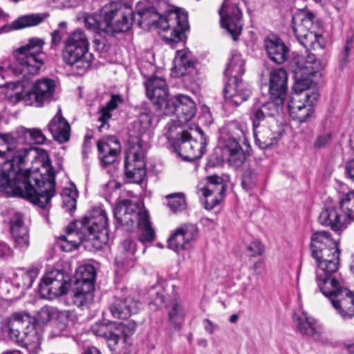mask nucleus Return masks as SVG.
<instances>
[{
  "label": "nucleus",
  "instance_id": "nucleus-1",
  "mask_svg": "<svg viewBox=\"0 0 354 354\" xmlns=\"http://www.w3.org/2000/svg\"><path fill=\"white\" fill-rule=\"evenodd\" d=\"M0 192L48 209L55 194V174L46 152L32 147L17 150L1 167Z\"/></svg>",
  "mask_w": 354,
  "mask_h": 354
},
{
  "label": "nucleus",
  "instance_id": "nucleus-2",
  "mask_svg": "<svg viewBox=\"0 0 354 354\" xmlns=\"http://www.w3.org/2000/svg\"><path fill=\"white\" fill-rule=\"evenodd\" d=\"M310 248L316 261L315 280L319 289L343 319L351 318L354 315V293L343 285L337 243L328 232L317 231L311 236Z\"/></svg>",
  "mask_w": 354,
  "mask_h": 354
},
{
  "label": "nucleus",
  "instance_id": "nucleus-3",
  "mask_svg": "<svg viewBox=\"0 0 354 354\" xmlns=\"http://www.w3.org/2000/svg\"><path fill=\"white\" fill-rule=\"evenodd\" d=\"M160 114L142 105L138 119L133 123L132 131L138 141L137 145L131 146L126 153L124 168L127 178L136 183H140L145 176V152L142 147L152 137Z\"/></svg>",
  "mask_w": 354,
  "mask_h": 354
},
{
  "label": "nucleus",
  "instance_id": "nucleus-4",
  "mask_svg": "<svg viewBox=\"0 0 354 354\" xmlns=\"http://www.w3.org/2000/svg\"><path fill=\"white\" fill-rule=\"evenodd\" d=\"M132 7L124 1H114L106 4L100 15H89L84 17L87 30L99 35L115 37L127 32L133 22Z\"/></svg>",
  "mask_w": 354,
  "mask_h": 354
},
{
  "label": "nucleus",
  "instance_id": "nucleus-5",
  "mask_svg": "<svg viewBox=\"0 0 354 354\" xmlns=\"http://www.w3.org/2000/svg\"><path fill=\"white\" fill-rule=\"evenodd\" d=\"M42 39L32 37L13 52L15 60L8 66V72L19 78L38 73L44 65L45 55Z\"/></svg>",
  "mask_w": 354,
  "mask_h": 354
},
{
  "label": "nucleus",
  "instance_id": "nucleus-6",
  "mask_svg": "<svg viewBox=\"0 0 354 354\" xmlns=\"http://www.w3.org/2000/svg\"><path fill=\"white\" fill-rule=\"evenodd\" d=\"M114 217L116 227L122 226L127 231H131L136 223V226L141 231L139 240L142 243L153 241L155 232L149 221V212L146 209L140 208L129 200H124L115 207Z\"/></svg>",
  "mask_w": 354,
  "mask_h": 354
},
{
  "label": "nucleus",
  "instance_id": "nucleus-7",
  "mask_svg": "<svg viewBox=\"0 0 354 354\" xmlns=\"http://www.w3.org/2000/svg\"><path fill=\"white\" fill-rule=\"evenodd\" d=\"M158 32L166 44L174 46L185 39L189 29L187 12L177 9L160 15L156 22Z\"/></svg>",
  "mask_w": 354,
  "mask_h": 354
},
{
  "label": "nucleus",
  "instance_id": "nucleus-8",
  "mask_svg": "<svg viewBox=\"0 0 354 354\" xmlns=\"http://www.w3.org/2000/svg\"><path fill=\"white\" fill-rule=\"evenodd\" d=\"M80 222L89 234L85 249L90 251L100 250L109 240L108 217L105 210L101 207H95Z\"/></svg>",
  "mask_w": 354,
  "mask_h": 354
},
{
  "label": "nucleus",
  "instance_id": "nucleus-9",
  "mask_svg": "<svg viewBox=\"0 0 354 354\" xmlns=\"http://www.w3.org/2000/svg\"><path fill=\"white\" fill-rule=\"evenodd\" d=\"M55 88L53 80L42 78L35 81L30 89L11 95L10 100L14 104L22 101L28 106L43 107L54 100Z\"/></svg>",
  "mask_w": 354,
  "mask_h": 354
},
{
  "label": "nucleus",
  "instance_id": "nucleus-10",
  "mask_svg": "<svg viewBox=\"0 0 354 354\" xmlns=\"http://www.w3.org/2000/svg\"><path fill=\"white\" fill-rule=\"evenodd\" d=\"M88 37L84 31L80 29L75 30L65 43L62 53L64 62L69 65L77 64V68H89L93 56L88 53Z\"/></svg>",
  "mask_w": 354,
  "mask_h": 354
},
{
  "label": "nucleus",
  "instance_id": "nucleus-11",
  "mask_svg": "<svg viewBox=\"0 0 354 354\" xmlns=\"http://www.w3.org/2000/svg\"><path fill=\"white\" fill-rule=\"evenodd\" d=\"M324 66L325 63L317 59L313 53H308L306 56L294 57L292 61V68L295 78L294 89L297 91L309 88L312 83L310 77L321 71Z\"/></svg>",
  "mask_w": 354,
  "mask_h": 354
},
{
  "label": "nucleus",
  "instance_id": "nucleus-12",
  "mask_svg": "<svg viewBox=\"0 0 354 354\" xmlns=\"http://www.w3.org/2000/svg\"><path fill=\"white\" fill-rule=\"evenodd\" d=\"M71 275L63 269L48 271L43 277L38 288L41 297L53 299L67 293L71 287Z\"/></svg>",
  "mask_w": 354,
  "mask_h": 354
},
{
  "label": "nucleus",
  "instance_id": "nucleus-13",
  "mask_svg": "<svg viewBox=\"0 0 354 354\" xmlns=\"http://www.w3.org/2000/svg\"><path fill=\"white\" fill-rule=\"evenodd\" d=\"M189 135L190 136H184L181 140L176 142L174 149L184 160L194 161L205 153L207 138L199 127L191 129Z\"/></svg>",
  "mask_w": 354,
  "mask_h": 354
},
{
  "label": "nucleus",
  "instance_id": "nucleus-14",
  "mask_svg": "<svg viewBox=\"0 0 354 354\" xmlns=\"http://www.w3.org/2000/svg\"><path fill=\"white\" fill-rule=\"evenodd\" d=\"M230 135L222 136V156L228 164L234 167H240L245 161V153L239 143L237 138L244 135L243 131L235 124H229L227 127Z\"/></svg>",
  "mask_w": 354,
  "mask_h": 354
},
{
  "label": "nucleus",
  "instance_id": "nucleus-15",
  "mask_svg": "<svg viewBox=\"0 0 354 354\" xmlns=\"http://www.w3.org/2000/svg\"><path fill=\"white\" fill-rule=\"evenodd\" d=\"M39 274L37 268L28 270L19 268L14 273L10 281L0 280V291L1 293L10 295L13 298L23 296L26 290L30 288Z\"/></svg>",
  "mask_w": 354,
  "mask_h": 354
},
{
  "label": "nucleus",
  "instance_id": "nucleus-16",
  "mask_svg": "<svg viewBox=\"0 0 354 354\" xmlns=\"http://www.w3.org/2000/svg\"><path fill=\"white\" fill-rule=\"evenodd\" d=\"M151 304L158 308L164 306L168 313L169 321L175 328L180 327L186 316V310L176 299L166 298L165 291L162 288L156 290L153 288L149 292Z\"/></svg>",
  "mask_w": 354,
  "mask_h": 354
},
{
  "label": "nucleus",
  "instance_id": "nucleus-17",
  "mask_svg": "<svg viewBox=\"0 0 354 354\" xmlns=\"http://www.w3.org/2000/svg\"><path fill=\"white\" fill-rule=\"evenodd\" d=\"M221 24L223 28L236 40L242 31V12L236 4H231L229 0H225L219 10Z\"/></svg>",
  "mask_w": 354,
  "mask_h": 354
},
{
  "label": "nucleus",
  "instance_id": "nucleus-18",
  "mask_svg": "<svg viewBox=\"0 0 354 354\" xmlns=\"http://www.w3.org/2000/svg\"><path fill=\"white\" fill-rule=\"evenodd\" d=\"M146 93L151 100L153 107L156 111L170 106V100H167L169 91L166 82L161 77H151L145 84Z\"/></svg>",
  "mask_w": 354,
  "mask_h": 354
},
{
  "label": "nucleus",
  "instance_id": "nucleus-19",
  "mask_svg": "<svg viewBox=\"0 0 354 354\" xmlns=\"http://www.w3.org/2000/svg\"><path fill=\"white\" fill-rule=\"evenodd\" d=\"M204 197L203 203L207 209H211L218 205L224 197L225 185L223 179L218 176H209L206 185L201 189Z\"/></svg>",
  "mask_w": 354,
  "mask_h": 354
},
{
  "label": "nucleus",
  "instance_id": "nucleus-20",
  "mask_svg": "<svg viewBox=\"0 0 354 354\" xmlns=\"http://www.w3.org/2000/svg\"><path fill=\"white\" fill-rule=\"evenodd\" d=\"M224 97L227 104L238 106L248 100L251 95V91L241 79L234 77L229 78L224 90Z\"/></svg>",
  "mask_w": 354,
  "mask_h": 354
},
{
  "label": "nucleus",
  "instance_id": "nucleus-21",
  "mask_svg": "<svg viewBox=\"0 0 354 354\" xmlns=\"http://www.w3.org/2000/svg\"><path fill=\"white\" fill-rule=\"evenodd\" d=\"M170 106L165 114L174 113L176 118L182 123H187L195 115L196 108V104L191 97L185 95H178L171 98Z\"/></svg>",
  "mask_w": 354,
  "mask_h": 354
},
{
  "label": "nucleus",
  "instance_id": "nucleus-22",
  "mask_svg": "<svg viewBox=\"0 0 354 354\" xmlns=\"http://www.w3.org/2000/svg\"><path fill=\"white\" fill-rule=\"evenodd\" d=\"M60 239L64 241L62 245V250L70 251L81 244L85 248L86 242L89 239V234L85 230L83 224L80 221H76L67 226L66 234L61 236Z\"/></svg>",
  "mask_w": 354,
  "mask_h": 354
},
{
  "label": "nucleus",
  "instance_id": "nucleus-23",
  "mask_svg": "<svg viewBox=\"0 0 354 354\" xmlns=\"http://www.w3.org/2000/svg\"><path fill=\"white\" fill-rule=\"evenodd\" d=\"M197 234V227L193 224H185L178 227L168 239V248L176 252L187 250Z\"/></svg>",
  "mask_w": 354,
  "mask_h": 354
},
{
  "label": "nucleus",
  "instance_id": "nucleus-24",
  "mask_svg": "<svg viewBox=\"0 0 354 354\" xmlns=\"http://www.w3.org/2000/svg\"><path fill=\"white\" fill-rule=\"evenodd\" d=\"M97 147L98 157L103 167L114 163L121 151L120 142L113 136L98 140Z\"/></svg>",
  "mask_w": 354,
  "mask_h": 354
},
{
  "label": "nucleus",
  "instance_id": "nucleus-25",
  "mask_svg": "<svg viewBox=\"0 0 354 354\" xmlns=\"http://www.w3.org/2000/svg\"><path fill=\"white\" fill-rule=\"evenodd\" d=\"M10 230L15 248L21 251L26 250L30 244L29 230L21 213L15 212L10 218Z\"/></svg>",
  "mask_w": 354,
  "mask_h": 354
},
{
  "label": "nucleus",
  "instance_id": "nucleus-26",
  "mask_svg": "<svg viewBox=\"0 0 354 354\" xmlns=\"http://www.w3.org/2000/svg\"><path fill=\"white\" fill-rule=\"evenodd\" d=\"M113 324H105L96 323L91 327V332L96 336L104 337L108 341V346L111 351L119 354H126L127 349L122 351L120 347L123 345L126 347V339L120 337L115 332L112 331Z\"/></svg>",
  "mask_w": 354,
  "mask_h": 354
},
{
  "label": "nucleus",
  "instance_id": "nucleus-27",
  "mask_svg": "<svg viewBox=\"0 0 354 354\" xmlns=\"http://www.w3.org/2000/svg\"><path fill=\"white\" fill-rule=\"evenodd\" d=\"M140 306V303L132 297L124 299L115 297L109 309L114 318L126 319L132 315L136 314Z\"/></svg>",
  "mask_w": 354,
  "mask_h": 354
},
{
  "label": "nucleus",
  "instance_id": "nucleus-28",
  "mask_svg": "<svg viewBox=\"0 0 354 354\" xmlns=\"http://www.w3.org/2000/svg\"><path fill=\"white\" fill-rule=\"evenodd\" d=\"M277 126L263 124L253 128L254 138L256 145L260 149H267L277 143L281 133Z\"/></svg>",
  "mask_w": 354,
  "mask_h": 354
},
{
  "label": "nucleus",
  "instance_id": "nucleus-29",
  "mask_svg": "<svg viewBox=\"0 0 354 354\" xmlns=\"http://www.w3.org/2000/svg\"><path fill=\"white\" fill-rule=\"evenodd\" d=\"M318 221L321 225L329 227L334 231L345 228L348 223L339 207L324 208L319 214Z\"/></svg>",
  "mask_w": 354,
  "mask_h": 354
},
{
  "label": "nucleus",
  "instance_id": "nucleus-30",
  "mask_svg": "<svg viewBox=\"0 0 354 354\" xmlns=\"http://www.w3.org/2000/svg\"><path fill=\"white\" fill-rule=\"evenodd\" d=\"M18 344L26 347L31 351H37L40 348L41 335L37 328L36 324H32L27 329L24 330L21 335L14 339Z\"/></svg>",
  "mask_w": 354,
  "mask_h": 354
},
{
  "label": "nucleus",
  "instance_id": "nucleus-31",
  "mask_svg": "<svg viewBox=\"0 0 354 354\" xmlns=\"http://www.w3.org/2000/svg\"><path fill=\"white\" fill-rule=\"evenodd\" d=\"M264 46L269 58L274 62L283 64L288 57V49L279 38H268L264 41Z\"/></svg>",
  "mask_w": 354,
  "mask_h": 354
},
{
  "label": "nucleus",
  "instance_id": "nucleus-32",
  "mask_svg": "<svg viewBox=\"0 0 354 354\" xmlns=\"http://www.w3.org/2000/svg\"><path fill=\"white\" fill-rule=\"evenodd\" d=\"M288 75L283 68L272 70L270 73L269 92L271 96L285 97L287 91Z\"/></svg>",
  "mask_w": 354,
  "mask_h": 354
},
{
  "label": "nucleus",
  "instance_id": "nucleus-33",
  "mask_svg": "<svg viewBox=\"0 0 354 354\" xmlns=\"http://www.w3.org/2000/svg\"><path fill=\"white\" fill-rule=\"evenodd\" d=\"M93 290L90 285H86V287L75 286L68 297V301L80 308H88L93 300Z\"/></svg>",
  "mask_w": 354,
  "mask_h": 354
},
{
  "label": "nucleus",
  "instance_id": "nucleus-34",
  "mask_svg": "<svg viewBox=\"0 0 354 354\" xmlns=\"http://www.w3.org/2000/svg\"><path fill=\"white\" fill-rule=\"evenodd\" d=\"M59 112L49 122L48 129L55 140L63 143L70 138V125Z\"/></svg>",
  "mask_w": 354,
  "mask_h": 354
},
{
  "label": "nucleus",
  "instance_id": "nucleus-35",
  "mask_svg": "<svg viewBox=\"0 0 354 354\" xmlns=\"http://www.w3.org/2000/svg\"><path fill=\"white\" fill-rule=\"evenodd\" d=\"M59 112L49 122L48 129L55 140L63 143L70 138V125Z\"/></svg>",
  "mask_w": 354,
  "mask_h": 354
},
{
  "label": "nucleus",
  "instance_id": "nucleus-36",
  "mask_svg": "<svg viewBox=\"0 0 354 354\" xmlns=\"http://www.w3.org/2000/svg\"><path fill=\"white\" fill-rule=\"evenodd\" d=\"M35 323L33 317L26 313H15L8 322L9 335L11 339L21 335V333Z\"/></svg>",
  "mask_w": 354,
  "mask_h": 354
},
{
  "label": "nucleus",
  "instance_id": "nucleus-37",
  "mask_svg": "<svg viewBox=\"0 0 354 354\" xmlns=\"http://www.w3.org/2000/svg\"><path fill=\"white\" fill-rule=\"evenodd\" d=\"M304 97L306 99V104L304 106L295 107V111L290 114L294 120L300 123L307 122L312 116L314 111L313 105L317 101L319 94L315 91L306 92Z\"/></svg>",
  "mask_w": 354,
  "mask_h": 354
},
{
  "label": "nucleus",
  "instance_id": "nucleus-38",
  "mask_svg": "<svg viewBox=\"0 0 354 354\" xmlns=\"http://www.w3.org/2000/svg\"><path fill=\"white\" fill-rule=\"evenodd\" d=\"M195 68V62L190 52L180 50L176 52L174 59V70L177 76H184L191 73Z\"/></svg>",
  "mask_w": 354,
  "mask_h": 354
},
{
  "label": "nucleus",
  "instance_id": "nucleus-39",
  "mask_svg": "<svg viewBox=\"0 0 354 354\" xmlns=\"http://www.w3.org/2000/svg\"><path fill=\"white\" fill-rule=\"evenodd\" d=\"M314 15L311 13L300 12L292 17V30L295 37L301 38L313 27Z\"/></svg>",
  "mask_w": 354,
  "mask_h": 354
},
{
  "label": "nucleus",
  "instance_id": "nucleus-40",
  "mask_svg": "<svg viewBox=\"0 0 354 354\" xmlns=\"http://www.w3.org/2000/svg\"><path fill=\"white\" fill-rule=\"evenodd\" d=\"M184 124L180 122L178 119L177 120H172L165 127L164 135L173 147H174L175 142L181 140L184 136H190L189 131L184 129Z\"/></svg>",
  "mask_w": 354,
  "mask_h": 354
},
{
  "label": "nucleus",
  "instance_id": "nucleus-41",
  "mask_svg": "<svg viewBox=\"0 0 354 354\" xmlns=\"http://www.w3.org/2000/svg\"><path fill=\"white\" fill-rule=\"evenodd\" d=\"M136 251L135 243L131 239L124 240L119 247V252L115 257V263L120 266H129L134 260Z\"/></svg>",
  "mask_w": 354,
  "mask_h": 354
},
{
  "label": "nucleus",
  "instance_id": "nucleus-42",
  "mask_svg": "<svg viewBox=\"0 0 354 354\" xmlns=\"http://www.w3.org/2000/svg\"><path fill=\"white\" fill-rule=\"evenodd\" d=\"M122 102V99L119 95H112L106 104L100 109V116L98 118V121L101 122V124L98 127L100 131H102L104 129H109V125L107 122L111 118V111L115 109Z\"/></svg>",
  "mask_w": 354,
  "mask_h": 354
},
{
  "label": "nucleus",
  "instance_id": "nucleus-43",
  "mask_svg": "<svg viewBox=\"0 0 354 354\" xmlns=\"http://www.w3.org/2000/svg\"><path fill=\"white\" fill-rule=\"evenodd\" d=\"M48 17L49 14L47 12L24 15L12 23L11 29L19 30L27 27L35 26L44 21Z\"/></svg>",
  "mask_w": 354,
  "mask_h": 354
},
{
  "label": "nucleus",
  "instance_id": "nucleus-44",
  "mask_svg": "<svg viewBox=\"0 0 354 354\" xmlns=\"http://www.w3.org/2000/svg\"><path fill=\"white\" fill-rule=\"evenodd\" d=\"M95 279V270L91 265H86L79 267L75 279V286L86 287L90 285L91 289H94V281Z\"/></svg>",
  "mask_w": 354,
  "mask_h": 354
},
{
  "label": "nucleus",
  "instance_id": "nucleus-45",
  "mask_svg": "<svg viewBox=\"0 0 354 354\" xmlns=\"http://www.w3.org/2000/svg\"><path fill=\"white\" fill-rule=\"evenodd\" d=\"M19 134L18 139L20 142L41 145L46 140L45 136L39 129L21 128Z\"/></svg>",
  "mask_w": 354,
  "mask_h": 354
},
{
  "label": "nucleus",
  "instance_id": "nucleus-46",
  "mask_svg": "<svg viewBox=\"0 0 354 354\" xmlns=\"http://www.w3.org/2000/svg\"><path fill=\"white\" fill-rule=\"evenodd\" d=\"M297 327L302 335L314 337L320 332V328L315 319L304 314V317H298Z\"/></svg>",
  "mask_w": 354,
  "mask_h": 354
},
{
  "label": "nucleus",
  "instance_id": "nucleus-47",
  "mask_svg": "<svg viewBox=\"0 0 354 354\" xmlns=\"http://www.w3.org/2000/svg\"><path fill=\"white\" fill-rule=\"evenodd\" d=\"M285 97L271 96L270 100L261 104L265 113L272 119L276 116H281L283 113V102Z\"/></svg>",
  "mask_w": 354,
  "mask_h": 354
},
{
  "label": "nucleus",
  "instance_id": "nucleus-48",
  "mask_svg": "<svg viewBox=\"0 0 354 354\" xmlns=\"http://www.w3.org/2000/svg\"><path fill=\"white\" fill-rule=\"evenodd\" d=\"M244 64V60L240 54L232 55L225 71V75L229 76V78L234 77L236 79H241L240 77L245 72Z\"/></svg>",
  "mask_w": 354,
  "mask_h": 354
},
{
  "label": "nucleus",
  "instance_id": "nucleus-49",
  "mask_svg": "<svg viewBox=\"0 0 354 354\" xmlns=\"http://www.w3.org/2000/svg\"><path fill=\"white\" fill-rule=\"evenodd\" d=\"M339 209L348 223L354 220V191L342 195L339 201Z\"/></svg>",
  "mask_w": 354,
  "mask_h": 354
},
{
  "label": "nucleus",
  "instance_id": "nucleus-50",
  "mask_svg": "<svg viewBox=\"0 0 354 354\" xmlns=\"http://www.w3.org/2000/svg\"><path fill=\"white\" fill-rule=\"evenodd\" d=\"M64 207L68 212H73L76 209L77 198L78 193L75 187H66L62 190Z\"/></svg>",
  "mask_w": 354,
  "mask_h": 354
},
{
  "label": "nucleus",
  "instance_id": "nucleus-51",
  "mask_svg": "<svg viewBox=\"0 0 354 354\" xmlns=\"http://www.w3.org/2000/svg\"><path fill=\"white\" fill-rule=\"evenodd\" d=\"M299 43L305 48H312L315 49L316 48L322 47V41L323 40L322 35L315 32L312 30L305 33L304 36H301V38H297Z\"/></svg>",
  "mask_w": 354,
  "mask_h": 354
},
{
  "label": "nucleus",
  "instance_id": "nucleus-52",
  "mask_svg": "<svg viewBox=\"0 0 354 354\" xmlns=\"http://www.w3.org/2000/svg\"><path fill=\"white\" fill-rule=\"evenodd\" d=\"M167 205L170 209L176 213L184 210L186 207L185 196L182 193H174L166 196Z\"/></svg>",
  "mask_w": 354,
  "mask_h": 354
},
{
  "label": "nucleus",
  "instance_id": "nucleus-53",
  "mask_svg": "<svg viewBox=\"0 0 354 354\" xmlns=\"http://www.w3.org/2000/svg\"><path fill=\"white\" fill-rule=\"evenodd\" d=\"M250 117L253 128L269 123V120H270V117L265 113V110L261 105L259 106H254L251 109Z\"/></svg>",
  "mask_w": 354,
  "mask_h": 354
},
{
  "label": "nucleus",
  "instance_id": "nucleus-54",
  "mask_svg": "<svg viewBox=\"0 0 354 354\" xmlns=\"http://www.w3.org/2000/svg\"><path fill=\"white\" fill-rule=\"evenodd\" d=\"M258 182V173L253 169H248L242 175V187L247 192L253 189Z\"/></svg>",
  "mask_w": 354,
  "mask_h": 354
},
{
  "label": "nucleus",
  "instance_id": "nucleus-55",
  "mask_svg": "<svg viewBox=\"0 0 354 354\" xmlns=\"http://www.w3.org/2000/svg\"><path fill=\"white\" fill-rule=\"evenodd\" d=\"M136 323L135 322H128L126 324L121 323L118 325L116 328L115 333H118L120 337H124L126 339V347L123 345L122 347H120L122 351H124L127 349L126 354L128 352V346L127 344V337L133 335L136 329Z\"/></svg>",
  "mask_w": 354,
  "mask_h": 354
},
{
  "label": "nucleus",
  "instance_id": "nucleus-56",
  "mask_svg": "<svg viewBox=\"0 0 354 354\" xmlns=\"http://www.w3.org/2000/svg\"><path fill=\"white\" fill-rule=\"evenodd\" d=\"M307 88H305L302 90L298 89L297 91H295L294 89V86L292 87L295 94L291 97L288 103V108L290 114L292 113V111H295V107L304 106L306 104V99L304 97V93L307 92L306 91Z\"/></svg>",
  "mask_w": 354,
  "mask_h": 354
},
{
  "label": "nucleus",
  "instance_id": "nucleus-57",
  "mask_svg": "<svg viewBox=\"0 0 354 354\" xmlns=\"http://www.w3.org/2000/svg\"><path fill=\"white\" fill-rule=\"evenodd\" d=\"M19 140H17L10 134L0 135V151L1 153L6 155L8 152L15 149L17 147Z\"/></svg>",
  "mask_w": 354,
  "mask_h": 354
},
{
  "label": "nucleus",
  "instance_id": "nucleus-58",
  "mask_svg": "<svg viewBox=\"0 0 354 354\" xmlns=\"http://www.w3.org/2000/svg\"><path fill=\"white\" fill-rule=\"evenodd\" d=\"M52 316V309L48 306H44L38 312L37 320L42 324H45L51 319Z\"/></svg>",
  "mask_w": 354,
  "mask_h": 354
},
{
  "label": "nucleus",
  "instance_id": "nucleus-59",
  "mask_svg": "<svg viewBox=\"0 0 354 354\" xmlns=\"http://www.w3.org/2000/svg\"><path fill=\"white\" fill-rule=\"evenodd\" d=\"M263 250V245L259 241H253L248 246V251L250 252L251 257L261 255Z\"/></svg>",
  "mask_w": 354,
  "mask_h": 354
},
{
  "label": "nucleus",
  "instance_id": "nucleus-60",
  "mask_svg": "<svg viewBox=\"0 0 354 354\" xmlns=\"http://www.w3.org/2000/svg\"><path fill=\"white\" fill-rule=\"evenodd\" d=\"M331 134L327 133L318 136L314 142L315 147L323 148L325 147L330 141Z\"/></svg>",
  "mask_w": 354,
  "mask_h": 354
},
{
  "label": "nucleus",
  "instance_id": "nucleus-61",
  "mask_svg": "<svg viewBox=\"0 0 354 354\" xmlns=\"http://www.w3.org/2000/svg\"><path fill=\"white\" fill-rule=\"evenodd\" d=\"M12 254V250L5 242L0 241V259H5Z\"/></svg>",
  "mask_w": 354,
  "mask_h": 354
},
{
  "label": "nucleus",
  "instance_id": "nucleus-62",
  "mask_svg": "<svg viewBox=\"0 0 354 354\" xmlns=\"http://www.w3.org/2000/svg\"><path fill=\"white\" fill-rule=\"evenodd\" d=\"M344 174L347 178L354 182V158L346 163Z\"/></svg>",
  "mask_w": 354,
  "mask_h": 354
},
{
  "label": "nucleus",
  "instance_id": "nucleus-63",
  "mask_svg": "<svg viewBox=\"0 0 354 354\" xmlns=\"http://www.w3.org/2000/svg\"><path fill=\"white\" fill-rule=\"evenodd\" d=\"M351 43L346 42L344 51L340 55V64L341 66L346 65L348 62V57L351 51Z\"/></svg>",
  "mask_w": 354,
  "mask_h": 354
},
{
  "label": "nucleus",
  "instance_id": "nucleus-64",
  "mask_svg": "<svg viewBox=\"0 0 354 354\" xmlns=\"http://www.w3.org/2000/svg\"><path fill=\"white\" fill-rule=\"evenodd\" d=\"M91 136H86L84 138V142L82 147V156L84 158H86L88 154L91 151Z\"/></svg>",
  "mask_w": 354,
  "mask_h": 354
}]
</instances>
